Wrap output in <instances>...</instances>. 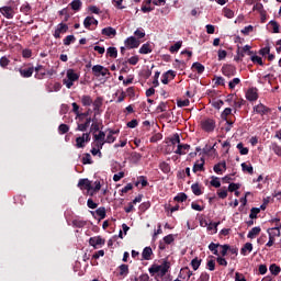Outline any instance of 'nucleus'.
I'll return each mask as SVG.
<instances>
[{
    "instance_id": "nucleus-9",
    "label": "nucleus",
    "mask_w": 281,
    "mask_h": 281,
    "mask_svg": "<svg viewBox=\"0 0 281 281\" xmlns=\"http://www.w3.org/2000/svg\"><path fill=\"white\" fill-rule=\"evenodd\" d=\"M89 245L94 249H98L100 245H104V239L100 236L90 237Z\"/></svg>"
},
{
    "instance_id": "nucleus-30",
    "label": "nucleus",
    "mask_w": 281,
    "mask_h": 281,
    "mask_svg": "<svg viewBox=\"0 0 281 281\" xmlns=\"http://www.w3.org/2000/svg\"><path fill=\"white\" fill-rule=\"evenodd\" d=\"M269 271L272 276H280V271H281V268L280 266L276 265V263H272L270 265L269 267Z\"/></svg>"
},
{
    "instance_id": "nucleus-18",
    "label": "nucleus",
    "mask_w": 281,
    "mask_h": 281,
    "mask_svg": "<svg viewBox=\"0 0 281 281\" xmlns=\"http://www.w3.org/2000/svg\"><path fill=\"white\" fill-rule=\"evenodd\" d=\"M246 99L249 100V102L258 100V92L256 91V89H248V91L246 92Z\"/></svg>"
},
{
    "instance_id": "nucleus-4",
    "label": "nucleus",
    "mask_w": 281,
    "mask_h": 281,
    "mask_svg": "<svg viewBox=\"0 0 281 281\" xmlns=\"http://www.w3.org/2000/svg\"><path fill=\"white\" fill-rule=\"evenodd\" d=\"M92 74L95 78H100V76H109V68H105L102 65H95L92 67Z\"/></svg>"
},
{
    "instance_id": "nucleus-26",
    "label": "nucleus",
    "mask_w": 281,
    "mask_h": 281,
    "mask_svg": "<svg viewBox=\"0 0 281 281\" xmlns=\"http://www.w3.org/2000/svg\"><path fill=\"white\" fill-rule=\"evenodd\" d=\"M150 256H153V248L145 247L142 252L143 260H150Z\"/></svg>"
},
{
    "instance_id": "nucleus-3",
    "label": "nucleus",
    "mask_w": 281,
    "mask_h": 281,
    "mask_svg": "<svg viewBox=\"0 0 281 281\" xmlns=\"http://www.w3.org/2000/svg\"><path fill=\"white\" fill-rule=\"evenodd\" d=\"M201 127L206 133H212L216 128V122L212 119H206L201 122Z\"/></svg>"
},
{
    "instance_id": "nucleus-45",
    "label": "nucleus",
    "mask_w": 281,
    "mask_h": 281,
    "mask_svg": "<svg viewBox=\"0 0 281 281\" xmlns=\"http://www.w3.org/2000/svg\"><path fill=\"white\" fill-rule=\"evenodd\" d=\"M120 276H126L128 273V265L123 263L119 267Z\"/></svg>"
},
{
    "instance_id": "nucleus-34",
    "label": "nucleus",
    "mask_w": 281,
    "mask_h": 281,
    "mask_svg": "<svg viewBox=\"0 0 281 281\" xmlns=\"http://www.w3.org/2000/svg\"><path fill=\"white\" fill-rule=\"evenodd\" d=\"M192 69H195L198 74H203V71H205V66L196 61V63H193Z\"/></svg>"
},
{
    "instance_id": "nucleus-46",
    "label": "nucleus",
    "mask_w": 281,
    "mask_h": 281,
    "mask_svg": "<svg viewBox=\"0 0 281 281\" xmlns=\"http://www.w3.org/2000/svg\"><path fill=\"white\" fill-rule=\"evenodd\" d=\"M108 55L110 56V58H117V48L109 47Z\"/></svg>"
},
{
    "instance_id": "nucleus-10",
    "label": "nucleus",
    "mask_w": 281,
    "mask_h": 281,
    "mask_svg": "<svg viewBox=\"0 0 281 281\" xmlns=\"http://www.w3.org/2000/svg\"><path fill=\"white\" fill-rule=\"evenodd\" d=\"M19 72L22 78H32L34 75V67L19 68Z\"/></svg>"
},
{
    "instance_id": "nucleus-17",
    "label": "nucleus",
    "mask_w": 281,
    "mask_h": 281,
    "mask_svg": "<svg viewBox=\"0 0 281 281\" xmlns=\"http://www.w3.org/2000/svg\"><path fill=\"white\" fill-rule=\"evenodd\" d=\"M216 175H223V170H227V164L225 161L218 162L213 167Z\"/></svg>"
},
{
    "instance_id": "nucleus-31",
    "label": "nucleus",
    "mask_w": 281,
    "mask_h": 281,
    "mask_svg": "<svg viewBox=\"0 0 281 281\" xmlns=\"http://www.w3.org/2000/svg\"><path fill=\"white\" fill-rule=\"evenodd\" d=\"M241 170L248 172V175H254V166H251V164L243 162Z\"/></svg>"
},
{
    "instance_id": "nucleus-54",
    "label": "nucleus",
    "mask_w": 281,
    "mask_h": 281,
    "mask_svg": "<svg viewBox=\"0 0 281 281\" xmlns=\"http://www.w3.org/2000/svg\"><path fill=\"white\" fill-rule=\"evenodd\" d=\"M70 43H76V36L74 35H68L66 38H64V45H69Z\"/></svg>"
},
{
    "instance_id": "nucleus-56",
    "label": "nucleus",
    "mask_w": 281,
    "mask_h": 281,
    "mask_svg": "<svg viewBox=\"0 0 281 281\" xmlns=\"http://www.w3.org/2000/svg\"><path fill=\"white\" fill-rule=\"evenodd\" d=\"M45 76H47V72L45 70H40V71L35 72L36 80H43V78H45Z\"/></svg>"
},
{
    "instance_id": "nucleus-16",
    "label": "nucleus",
    "mask_w": 281,
    "mask_h": 281,
    "mask_svg": "<svg viewBox=\"0 0 281 281\" xmlns=\"http://www.w3.org/2000/svg\"><path fill=\"white\" fill-rule=\"evenodd\" d=\"M205 166V159L201 158L200 160H198L194 166H193V172H203V170H205L204 168Z\"/></svg>"
},
{
    "instance_id": "nucleus-8",
    "label": "nucleus",
    "mask_w": 281,
    "mask_h": 281,
    "mask_svg": "<svg viewBox=\"0 0 281 281\" xmlns=\"http://www.w3.org/2000/svg\"><path fill=\"white\" fill-rule=\"evenodd\" d=\"M105 139H106V133H104L103 131H100L98 134L93 133L94 144H102V146H104Z\"/></svg>"
},
{
    "instance_id": "nucleus-22",
    "label": "nucleus",
    "mask_w": 281,
    "mask_h": 281,
    "mask_svg": "<svg viewBox=\"0 0 281 281\" xmlns=\"http://www.w3.org/2000/svg\"><path fill=\"white\" fill-rule=\"evenodd\" d=\"M247 251L248 254H251V251H254V245L251 243H246L244 245V247L240 249L241 256H247Z\"/></svg>"
},
{
    "instance_id": "nucleus-64",
    "label": "nucleus",
    "mask_w": 281,
    "mask_h": 281,
    "mask_svg": "<svg viewBox=\"0 0 281 281\" xmlns=\"http://www.w3.org/2000/svg\"><path fill=\"white\" fill-rule=\"evenodd\" d=\"M200 281H210V273L202 272L200 276Z\"/></svg>"
},
{
    "instance_id": "nucleus-28",
    "label": "nucleus",
    "mask_w": 281,
    "mask_h": 281,
    "mask_svg": "<svg viewBox=\"0 0 281 281\" xmlns=\"http://www.w3.org/2000/svg\"><path fill=\"white\" fill-rule=\"evenodd\" d=\"M102 102H103V99L102 97H98L94 102H92L93 104V111H95L98 113V111H100V109H102Z\"/></svg>"
},
{
    "instance_id": "nucleus-60",
    "label": "nucleus",
    "mask_w": 281,
    "mask_h": 281,
    "mask_svg": "<svg viewBox=\"0 0 281 281\" xmlns=\"http://www.w3.org/2000/svg\"><path fill=\"white\" fill-rule=\"evenodd\" d=\"M8 65H10V59H8V57H1L0 58V67H8Z\"/></svg>"
},
{
    "instance_id": "nucleus-48",
    "label": "nucleus",
    "mask_w": 281,
    "mask_h": 281,
    "mask_svg": "<svg viewBox=\"0 0 281 281\" xmlns=\"http://www.w3.org/2000/svg\"><path fill=\"white\" fill-rule=\"evenodd\" d=\"M170 142L172 144V146H176V144H181V138L179 137V134H173L170 138Z\"/></svg>"
},
{
    "instance_id": "nucleus-38",
    "label": "nucleus",
    "mask_w": 281,
    "mask_h": 281,
    "mask_svg": "<svg viewBox=\"0 0 281 281\" xmlns=\"http://www.w3.org/2000/svg\"><path fill=\"white\" fill-rule=\"evenodd\" d=\"M67 30H69V26L67 24L59 23L55 31H57L59 34H65L67 32Z\"/></svg>"
},
{
    "instance_id": "nucleus-6",
    "label": "nucleus",
    "mask_w": 281,
    "mask_h": 281,
    "mask_svg": "<svg viewBox=\"0 0 281 281\" xmlns=\"http://www.w3.org/2000/svg\"><path fill=\"white\" fill-rule=\"evenodd\" d=\"M91 122H93V120L91 117H87L83 120V122H78L77 123V128L76 131H80L81 133H85L89 126H91Z\"/></svg>"
},
{
    "instance_id": "nucleus-63",
    "label": "nucleus",
    "mask_w": 281,
    "mask_h": 281,
    "mask_svg": "<svg viewBox=\"0 0 281 281\" xmlns=\"http://www.w3.org/2000/svg\"><path fill=\"white\" fill-rule=\"evenodd\" d=\"M235 281H247V279H245V274H243L240 272H236L235 273Z\"/></svg>"
},
{
    "instance_id": "nucleus-58",
    "label": "nucleus",
    "mask_w": 281,
    "mask_h": 281,
    "mask_svg": "<svg viewBox=\"0 0 281 281\" xmlns=\"http://www.w3.org/2000/svg\"><path fill=\"white\" fill-rule=\"evenodd\" d=\"M135 36L138 37V38H144V36H146V32H144V29H137L135 32H134Z\"/></svg>"
},
{
    "instance_id": "nucleus-50",
    "label": "nucleus",
    "mask_w": 281,
    "mask_h": 281,
    "mask_svg": "<svg viewBox=\"0 0 281 281\" xmlns=\"http://www.w3.org/2000/svg\"><path fill=\"white\" fill-rule=\"evenodd\" d=\"M58 131H59L60 135H65V133H69V125L60 124L58 126Z\"/></svg>"
},
{
    "instance_id": "nucleus-7",
    "label": "nucleus",
    "mask_w": 281,
    "mask_h": 281,
    "mask_svg": "<svg viewBox=\"0 0 281 281\" xmlns=\"http://www.w3.org/2000/svg\"><path fill=\"white\" fill-rule=\"evenodd\" d=\"M124 43L125 47H128L130 49L139 47V41H137L135 36L127 37Z\"/></svg>"
},
{
    "instance_id": "nucleus-57",
    "label": "nucleus",
    "mask_w": 281,
    "mask_h": 281,
    "mask_svg": "<svg viewBox=\"0 0 281 281\" xmlns=\"http://www.w3.org/2000/svg\"><path fill=\"white\" fill-rule=\"evenodd\" d=\"M223 12H224V16H226V19H234V12L231 9L225 8L223 10Z\"/></svg>"
},
{
    "instance_id": "nucleus-12",
    "label": "nucleus",
    "mask_w": 281,
    "mask_h": 281,
    "mask_svg": "<svg viewBox=\"0 0 281 281\" xmlns=\"http://www.w3.org/2000/svg\"><path fill=\"white\" fill-rule=\"evenodd\" d=\"M222 74L223 76H226V78H232V76H235L236 74V68L233 66H223Z\"/></svg>"
},
{
    "instance_id": "nucleus-53",
    "label": "nucleus",
    "mask_w": 281,
    "mask_h": 281,
    "mask_svg": "<svg viewBox=\"0 0 281 281\" xmlns=\"http://www.w3.org/2000/svg\"><path fill=\"white\" fill-rule=\"evenodd\" d=\"M77 148H85V137L79 136L76 138Z\"/></svg>"
},
{
    "instance_id": "nucleus-42",
    "label": "nucleus",
    "mask_w": 281,
    "mask_h": 281,
    "mask_svg": "<svg viewBox=\"0 0 281 281\" xmlns=\"http://www.w3.org/2000/svg\"><path fill=\"white\" fill-rule=\"evenodd\" d=\"M89 115H91V109H89L87 112L78 114L77 120H79V122H85V120H87V117H89Z\"/></svg>"
},
{
    "instance_id": "nucleus-40",
    "label": "nucleus",
    "mask_w": 281,
    "mask_h": 281,
    "mask_svg": "<svg viewBox=\"0 0 281 281\" xmlns=\"http://www.w3.org/2000/svg\"><path fill=\"white\" fill-rule=\"evenodd\" d=\"M191 190H192L193 194H195V196H201L202 192H201V187L199 186V183L192 184Z\"/></svg>"
},
{
    "instance_id": "nucleus-11",
    "label": "nucleus",
    "mask_w": 281,
    "mask_h": 281,
    "mask_svg": "<svg viewBox=\"0 0 281 281\" xmlns=\"http://www.w3.org/2000/svg\"><path fill=\"white\" fill-rule=\"evenodd\" d=\"M78 188H80V190H93V186H91V181H89V179H80L78 182Z\"/></svg>"
},
{
    "instance_id": "nucleus-39",
    "label": "nucleus",
    "mask_w": 281,
    "mask_h": 281,
    "mask_svg": "<svg viewBox=\"0 0 281 281\" xmlns=\"http://www.w3.org/2000/svg\"><path fill=\"white\" fill-rule=\"evenodd\" d=\"M70 8L72 10H75L76 12H78V10H80V8H82V1L80 0H74L71 3H70Z\"/></svg>"
},
{
    "instance_id": "nucleus-49",
    "label": "nucleus",
    "mask_w": 281,
    "mask_h": 281,
    "mask_svg": "<svg viewBox=\"0 0 281 281\" xmlns=\"http://www.w3.org/2000/svg\"><path fill=\"white\" fill-rule=\"evenodd\" d=\"M252 63H257V65H260V67H262V65H265V63H262V57L258 56V55H252L250 57Z\"/></svg>"
},
{
    "instance_id": "nucleus-15",
    "label": "nucleus",
    "mask_w": 281,
    "mask_h": 281,
    "mask_svg": "<svg viewBox=\"0 0 281 281\" xmlns=\"http://www.w3.org/2000/svg\"><path fill=\"white\" fill-rule=\"evenodd\" d=\"M104 147V145H102V143H94V146L91 149V155H93V157H95L97 155L99 157H102V148Z\"/></svg>"
},
{
    "instance_id": "nucleus-24",
    "label": "nucleus",
    "mask_w": 281,
    "mask_h": 281,
    "mask_svg": "<svg viewBox=\"0 0 281 281\" xmlns=\"http://www.w3.org/2000/svg\"><path fill=\"white\" fill-rule=\"evenodd\" d=\"M183 273H186V276H188V280H190V278H192V271L188 267L182 268L180 270V273L178 276V278H180V280H186V277H183Z\"/></svg>"
},
{
    "instance_id": "nucleus-55",
    "label": "nucleus",
    "mask_w": 281,
    "mask_h": 281,
    "mask_svg": "<svg viewBox=\"0 0 281 281\" xmlns=\"http://www.w3.org/2000/svg\"><path fill=\"white\" fill-rule=\"evenodd\" d=\"M221 255L223 256V258H225V256H227V252L229 251V245L225 244V245H221Z\"/></svg>"
},
{
    "instance_id": "nucleus-44",
    "label": "nucleus",
    "mask_w": 281,
    "mask_h": 281,
    "mask_svg": "<svg viewBox=\"0 0 281 281\" xmlns=\"http://www.w3.org/2000/svg\"><path fill=\"white\" fill-rule=\"evenodd\" d=\"M269 24L272 26L273 34H279L280 33V24L276 21H270Z\"/></svg>"
},
{
    "instance_id": "nucleus-36",
    "label": "nucleus",
    "mask_w": 281,
    "mask_h": 281,
    "mask_svg": "<svg viewBox=\"0 0 281 281\" xmlns=\"http://www.w3.org/2000/svg\"><path fill=\"white\" fill-rule=\"evenodd\" d=\"M218 247H221V244L211 243V244L209 245V249H210V251H212V254H213L214 256H218Z\"/></svg>"
},
{
    "instance_id": "nucleus-25",
    "label": "nucleus",
    "mask_w": 281,
    "mask_h": 281,
    "mask_svg": "<svg viewBox=\"0 0 281 281\" xmlns=\"http://www.w3.org/2000/svg\"><path fill=\"white\" fill-rule=\"evenodd\" d=\"M218 225H221V222H215V223L210 222L209 226H206L207 232H211V234H217Z\"/></svg>"
},
{
    "instance_id": "nucleus-47",
    "label": "nucleus",
    "mask_w": 281,
    "mask_h": 281,
    "mask_svg": "<svg viewBox=\"0 0 281 281\" xmlns=\"http://www.w3.org/2000/svg\"><path fill=\"white\" fill-rule=\"evenodd\" d=\"M240 155H249V148L244 147L243 143L237 144Z\"/></svg>"
},
{
    "instance_id": "nucleus-52",
    "label": "nucleus",
    "mask_w": 281,
    "mask_h": 281,
    "mask_svg": "<svg viewBox=\"0 0 281 281\" xmlns=\"http://www.w3.org/2000/svg\"><path fill=\"white\" fill-rule=\"evenodd\" d=\"M206 267L209 271H214V269H216V261L214 259L207 260Z\"/></svg>"
},
{
    "instance_id": "nucleus-1",
    "label": "nucleus",
    "mask_w": 281,
    "mask_h": 281,
    "mask_svg": "<svg viewBox=\"0 0 281 281\" xmlns=\"http://www.w3.org/2000/svg\"><path fill=\"white\" fill-rule=\"evenodd\" d=\"M170 270V263L168 261H164L162 265H151V267L148 269L150 276H155V273H159L160 278H164L166 273Z\"/></svg>"
},
{
    "instance_id": "nucleus-23",
    "label": "nucleus",
    "mask_w": 281,
    "mask_h": 281,
    "mask_svg": "<svg viewBox=\"0 0 281 281\" xmlns=\"http://www.w3.org/2000/svg\"><path fill=\"white\" fill-rule=\"evenodd\" d=\"M260 232H262V228H260V226H256L249 231L247 238L254 239L260 234Z\"/></svg>"
},
{
    "instance_id": "nucleus-29",
    "label": "nucleus",
    "mask_w": 281,
    "mask_h": 281,
    "mask_svg": "<svg viewBox=\"0 0 281 281\" xmlns=\"http://www.w3.org/2000/svg\"><path fill=\"white\" fill-rule=\"evenodd\" d=\"M153 52V46L149 43L143 44L139 48V54H150Z\"/></svg>"
},
{
    "instance_id": "nucleus-43",
    "label": "nucleus",
    "mask_w": 281,
    "mask_h": 281,
    "mask_svg": "<svg viewBox=\"0 0 281 281\" xmlns=\"http://www.w3.org/2000/svg\"><path fill=\"white\" fill-rule=\"evenodd\" d=\"M188 200V195L186 193H179L178 195L175 196V201L177 203H183V201Z\"/></svg>"
},
{
    "instance_id": "nucleus-13",
    "label": "nucleus",
    "mask_w": 281,
    "mask_h": 281,
    "mask_svg": "<svg viewBox=\"0 0 281 281\" xmlns=\"http://www.w3.org/2000/svg\"><path fill=\"white\" fill-rule=\"evenodd\" d=\"M0 12L5 19H13L14 18V11L11 7H2L0 9Z\"/></svg>"
},
{
    "instance_id": "nucleus-21",
    "label": "nucleus",
    "mask_w": 281,
    "mask_h": 281,
    "mask_svg": "<svg viewBox=\"0 0 281 281\" xmlns=\"http://www.w3.org/2000/svg\"><path fill=\"white\" fill-rule=\"evenodd\" d=\"M101 34H103V36H115L117 34V31H115V29L108 26L102 29Z\"/></svg>"
},
{
    "instance_id": "nucleus-5",
    "label": "nucleus",
    "mask_w": 281,
    "mask_h": 281,
    "mask_svg": "<svg viewBox=\"0 0 281 281\" xmlns=\"http://www.w3.org/2000/svg\"><path fill=\"white\" fill-rule=\"evenodd\" d=\"M272 223H276V227L269 228L268 234L270 238H276V236H280V218L276 217L274 220H272Z\"/></svg>"
},
{
    "instance_id": "nucleus-20",
    "label": "nucleus",
    "mask_w": 281,
    "mask_h": 281,
    "mask_svg": "<svg viewBox=\"0 0 281 281\" xmlns=\"http://www.w3.org/2000/svg\"><path fill=\"white\" fill-rule=\"evenodd\" d=\"M190 150V145L188 144H179L177 150L175 151L176 155H186V151Z\"/></svg>"
},
{
    "instance_id": "nucleus-51",
    "label": "nucleus",
    "mask_w": 281,
    "mask_h": 281,
    "mask_svg": "<svg viewBox=\"0 0 281 281\" xmlns=\"http://www.w3.org/2000/svg\"><path fill=\"white\" fill-rule=\"evenodd\" d=\"M237 85H240V78H234L228 82L229 89H236Z\"/></svg>"
},
{
    "instance_id": "nucleus-37",
    "label": "nucleus",
    "mask_w": 281,
    "mask_h": 281,
    "mask_svg": "<svg viewBox=\"0 0 281 281\" xmlns=\"http://www.w3.org/2000/svg\"><path fill=\"white\" fill-rule=\"evenodd\" d=\"M181 45H183V42H181V41L177 42L176 44L170 46L169 52L171 54H175V53L179 52V49H181Z\"/></svg>"
},
{
    "instance_id": "nucleus-27",
    "label": "nucleus",
    "mask_w": 281,
    "mask_h": 281,
    "mask_svg": "<svg viewBox=\"0 0 281 281\" xmlns=\"http://www.w3.org/2000/svg\"><path fill=\"white\" fill-rule=\"evenodd\" d=\"M159 168H160L161 172H164V175H169V172L171 171L170 164H168L166 161H161L159 164Z\"/></svg>"
},
{
    "instance_id": "nucleus-41",
    "label": "nucleus",
    "mask_w": 281,
    "mask_h": 281,
    "mask_svg": "<svg viewBox=\"0 0 281 281\" xmlns=\"http://www.w3.org/2000/svg\"><path fill=\"white\" fill-rule=\"evenodd\" d=\"M87 225V222L80 218L72 220V226L74 227H85Z\"/></svg>"
},
{
    "instance_id": "nucleus-61",
    "label": "nucleus",
    "mask_w": 281,
    "mask_h": 281,
    "mask_svg": "<svg viewBox=\"0 0 281 281\" xmlns=\"http://www.w3.org/2000/svg\"><path fill=\"white\" fill-rule=\"evenodd\" d=\"M214 80H215V85L221 86V87H225V78L215 77Z\"/></svg>"
},
{
    "instance_id": "nucleus-35",
    "label": "nucleus",
    "mask_w": 281,
    "mask_h": 281,
    "mask_svg": "<svg viewBox=\"0 0 281 281\" xmlns=\"http://www.w3.org/2000/svg\"><path fill=\"white\" fill-rule=\"evenodd\" d=\"M201 262H203V260L199 259L198 257L191 260V267L193 271H196L199 267H201Z\"/></svg>"
},
{
    "instance_id": "nucleus-14",
    "label": "nucleus",
    "mask_w": 281,
    "mask_h": 281,
    "mask_svg": "<svg viewBox=\"0 0 281 281\" xmlns=\"http://www.w3.org/2000/svg\"><path fill=\"white\" fill-rule=\"evenodd\" d=\"M254 112L258 113L259 115H267V113H269V108H267L265 104L260 103V104L254 106Z\"/></svg>"
},
{
    "instance_id": "nucleus-19",
    "label": "nucleus",
    "mask_w": 281,
    "mask_h": 281,
    "mask_svg": "<svg viewBox=\"0 0 281 281\" xmlns=\"http://www.w3.org/2000/svg\"><path fill=\"white\" fill-rule=\"evenodd\" d=\"M83 25H85L86 30H89L91 27V25H98V20H95V18H93V16H87L83 20Z\"/></svg>"
},
{
    "instance_id": "nucleus-62",
    "label": "nucleus",
    "mask_w": 281,
    "mask_h": 281,
    "mask_svg": "<svg viewBox=\"0 0 281 281\" xmlns=\"http://www.w3.org/2000/svg\"><path fill=\"white\" fill-rule=\"evenodd\" d=\"M232 115V108H226L223 112H222V120H227V116Z\"/></svg>"
},
{
    "instance_id": "nucleus-33",
    "label": "nucleus",
    "mask_w": 281,
    "mask_h": 281,
    "mask_svg": "<svg viewBox=\"0 0 281 281\" xmlns=\"http://www.w3.org/2000/svg\"><path fill=\"white\" fill-rule=\"evenodd\" d=\"M93 218H97L98 223L100 221H103V218H106V212H91Z\"/></svg>"
},
{
    "instance_id": "nucleus-2",
    "label": "nucleus",
    "mask_w": 281,
    "mask_h": 281,
    "mask_svg": "<svg viewBox=\"0 0 281 281\" xmlns=\"http://www.w3.org/2000/svg\"><path fill=\"white\" fill-rule=\"evenodd\" d=\"M77 80H80V75L70 68L66 71V78L63 80V82L67 89H71Z\"/></svg>"
},
{
    "instance_id": "nucleus-32",
    "label": "nucleus",
    "mask_w": 281,
    "mask_h": 281,
    "mask_svg": "<svg viewBox=\"0 0 281 281\" xmlns=\"http://www.w3.org/2000/svg\"><path fill=\"white\" fill-rule=\"evenodd\" d=\"M81 104L83 106H91L93 104V99L89 95H82L81 97Z\"/></svg>"
},
{
    "instance_id": "nucleus-59",
    "label": "nucleus",
    "mask_w": 281,
    "mask_h": 281,
    "mask_svg": "<svg viewBox=\"0 0 281 281\" xmlns=\"http://www.w3.org/2000/svg\"><path fill=\"white\" fill-rule=\"evenodd\" d=\"M82 164L87 165V164H93V160L91 159V154H86L82 158Z\"/></svg>"
}]
</instances>
